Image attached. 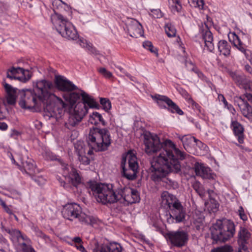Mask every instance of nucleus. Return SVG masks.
Masks as SVG:
<instances>
[{
  "label": "nucleus",
  "mask_w": 252,
  "mask_h": 252,
  "mask_svg": "<svg viewBox=\"0 0 252 252\" xmlns=\"http://www.w3.org/2000/svg\"><path fill=\"white\" fill-rule=\"evenodd\" d=\"M63 169L64 172L66 171L67 172L73 186L77 188L81 183V177L77 170L74 167L69 166L66 164L63 166Z\"/></svg>",
  "instance_id": "obj_21"
},
{
  "label": "nucleus",
  "mask_w": 252,
  "mask_h": 252,
  "mask_svg": "<svg viewBox=\"0 0 252 252\" xmlns=\"http://www.w3.org/2000/svg\"><path fill=\"white\" fill-rule=\"evenodd\" d=\"M4 88L7 94V102L9 104H14L16 102V90L7 83H3Z\"/></svg>",
  "instance_id": "obj_26"
},
{
  "label": "nucleus",
  "mask_w": 252,
  "mask_h": 252,
  "mask_svg": "<svg viewBox=\"0 0 252 252\" xmlns=\"http://www.w3.org/2000/svg\"><path fill=\"white\" fill-rule=\"evenodd\" d=\"M100 104L106 112H108L111 108V103L108 98L100 97Z\"/></svg>",
  "instance_id": "obj_40"
},
{
  "label": "nucleus",
  "mask_w": 252,
  "mask_h": 252,
  "mask_svg": "<svg viewBox=\"0 0 252 252\" xmlns=\"http://www.w3.org/2000/svg\"><path fill=\"white\" fill-rule=\"evenodd\" d=\"M85 111L77 109L75 106L73 112L70 114L68 119L67 123L65 124L66 127L69 128L68 126H74L80 122L85 116Z\"/></svg>",
  "instance_id": "obj_23"
},
{
  "label": "nucleus",
  "mask_w": 252,
  "mask_h": 252,
  "mask_svg": "<svg viewBox=\"0 0 252 252\" xmlns=\"http://www.w3.org/2000/svg\"><path fill=\"white\" fill-rule=\"evenodd\" d=\"M185 65L187 69L190 71L193 72L194 69L197 68L196 66L190 60H186L185 62Z\"/></svg>",
  "instance_id": "obj_50"
},
{
  "label": "nucleus",
  "mask_w": 252,
  "mask_h": 252,
  "mask_svg": "<svg viewBox=\"0 0 252 252\" xmlns=\"http://www.w3.org/2000/svg\"><path fill=\"white\" fill-rule=\"evenodd\" d=\"M84 242L82 238L79 236L73 237L70 243V245L76 248L80 252H87L86 249L83 246Z\"/></svg>",
  "instance_id": "obj_33"
},
{
  "label": "nucleus",
  "mask_w": 252,
  "mask_h": 252,
  "mask_svg": "<svg viewBox=\"0 0 252 252\" xmlns=\"http://www.w3.org/2000/svg\"><path fill=\"white\" fill-rule=\"evenodd\" d=\"M230 127L233 131L234 135L237 138L240 144L244 142V127L237 120H232Z\"/></svg>",
  "instance_id": "obj_20"
},
{
  "label": "nucleus",
  "mask_w": 252,
  "mask_h": 252,
  "mask_svg": "<svg viewBox=\"0 0 252 252\" xmlns=\"http://www.w3.org/2000/svg\"><path fill=\"white\" fill-rule=\"evenodd\" d=\"M166 238L172 246L180 248L187 244L189 235L184 230H178L167 233Z\"/></svg>",
  "instance_id": "obj_10"
},
{
  "label": "nucleus",
  "mask_w": 252,
  "mask_h": 252,
  "mask_svg": "<svg viewBox=\"0 0 252 252\" xmlns=\"http://www.w3.org/2000/svg\"><path fill=\"white\" fill-rule=\"evenodd\" d=\"M81 97V93L77 92L69 93L63 95L65 100L67 101L70 105L71 108H72L77 101L79 100Z\"/></svg>",
  "instance_id": "obj_29"
},
{
  "label": "nucleus",
  "mask_w": 252,
  "mask_h": 252,
  "mask_svg": "<svg viewBox=\"0 0 252 252\" xmlns=\"http://www.w3.org/2000/svg\"><path fill=\"white\" fill-rule=\"evenodd\" d=\"M229 38L234 46L242 52L247 60L251 62V52L247 48V46L243 43L240 38L233 32L231 34L230 36H229Z\"/></svg>",
  "instance_id": "obj_17"
},
{
  "label": "nucleus",
  "mask_w": 252,
  "mask_h": 252,
  "mask_svg": "<svg viewBox=\"0 0 252 252\" xmlns=\"http://www.w3.org/2000/svg\"><path fill=\"white\" fill-rule=\"evenodd\" d=\"M0 205L2 206L4 210L9 215H12L13 214L11 206H7L5 202L0 198Z\"/></svg>",
  "instance_id": "obj_45"
},
{
  "label": "nucleus",
  "mask_w": 252,
  "mask_h": 252,
  "mask_svg": "<svg viewBox=\"0 0 252 252\" xmlns=\"http://www.w3.org/2000/svg\"><path fill=\"white\" fill-rule=\"evenodd\" d=\"M190 103L192 108L197 111L200 114H203L204 110L202 107L192 99H190Z\"/></svg>",
  "instance_id": "obj_47"
},
{
  "label": "nucleus",
  "mask_w": 252,
  "mask_h": 252,
  "mask_svg": "<svg viewBox=\"0 0 252 252\" xmlns=\"http://www.w3.org/2000/svg\"><path fill=\"white\" fill-rule=\"evenodd\" d=\"M202 36L204 41L205 47L209 52H213L215 48L213 43V35L212 33L209 29H207L203 32Z\"/></svg>",
  "instance_id": "obj_25"
},
{
  "label": "nucleus",
  "mask_w": 252,
  "mask_h": 252,
  "mask_svg": "<svg viewBox=\"0 0 252 252\" xmlns=\"http://www.w3.org/2000/svg\"><path fill=\"white\" fill-rule=\"evenodd\" d=\"M161 203L169 208L170 217L167 218L169 223H179L185 219L186 211L181 202L174 195L167 191L161 194Z\"/></svg>",
  "instance_id": "obj_6"
},
{
  "label": "nucleus",
  "mask_w": 252,
  "mask_h": 252,
  "mask_svg": "<svg viewBox=\"0 0 252 252\" xmlns=\"http://www.w3.org/2000/svg\"><path fill=\"white\" fill-rule=\"evenodd\" d=\"M98 71L106 79H113L114 78V76L113 74L104 67H100L98 68Z\"/></svg>",
  "instance_id": "obj_41"
},
{
  "label": "nucleus",
  "mask_w": 252,
  "mask_h": 252,
  "mask_svg": "<svg viewBox=\"0 0 252 252\" xmlns=\"http://www.w3.org/2000/svg\"><path fill=\"white\" fill-rule=\"evenodd\" d=\"M207 193L209 195V197H211L213 193H214V190L212 189H209L207 190Z\"/></svg>",
  "instance_id": "obj_63"
},
{
  "label": "nucleus",
  "mask_w": 252,
  "mask_h": 252,
  "mask_svg": "<svg viewBox=\"0 0 252 252\" xmlns=\"http://www.w3.org/2000/svg\"><path fill=\"white\" fill-rule=\"evenodd\" d=\"M212 239L224 242L232 237L235 232L234 222L229 220H218L211 228Z\"/></svg>",
  "instance_id": "obj_7"
},
{
  "label": "nucleus",
  "mask_w": 252,
  "mask_h": 252,
  "mask_svg": "<svg viewBox=\"0 0 252 252\" xmlns=\"http://www.w3.org/2000/svg\"><path fill=\"white\" fill-rule=\"evenodd\" d=\"M55 88L49 81L41 80L37 81L33 90H27L19 104L23 109H33L44 108L46 115L58 119L61 117L67 104L55 94Z\"/></svg>",
  "instance_id": "obj_2"
},
{
  "label": "nucleus",
  "mask_w": 252,
  "mask_h": 252,
  "mask_svg": "<svg viewBox=\"0 0 252 252\" xmlns=\"http://www.w3.org/2000/svg\"><path fill=\"white\" fill-rule=\"evenodd\" d=\"M32 230L35 233L36 236L40 237L45 240H46L49 237L37 226L32 225Z\"/></svg>",
  "instance_id": "obj_43"
},
{
  "label": "nucleus",
  "mask_w": 252,
  "mask_h": 252,
  "mask_svg": "<svg viewBox=\"0 0 252 252\" xmlns=\"http://www.w3.org/2000/svg\"><path fill=\"white\" fill-rule=\"evenodd\" d=\"M5 118L4 113L1 110V104H0V120H3Z\"/></svg>",
  "instance_id": "obj_61"
},
{
  "label": "nucleus",
  "mask_w": 252,
  "mask_h": 252,
  "mask_svg": "<svg viewBox=\"0 0 252 252\" xmlns=\"http://www.w3.org/2000/svg\"><path fill=\"white\" fill-rule=\"evenodd\" d=\"M89 122L94 125L100 124L103 126H106V123L103 119L102 116L97 112H94L90 115Z\"/></svg>",
  "instance_id": "obj_30"
},
{
  "label": "nucleus",
  "mask_w": 252,
  "mask_h": 252,
  "mask_svg": "<svg viewBox=\"0 0 252 252\" xmlns=\"http://www.w3.org/2000/svg\"><path fill=\"white\" fill-rule=\"evenodd\" d=\"M194 189L196 190V191L199 193V195L201 196H203L204 195V192H203L201 190L200 188L199 187L198 189H196L195 187H194Z\"/></svg>",
  "instance_id": "obj_62"
},
{
  "label": "nucleus",
  "mask_w": 252,
  "mask_h": 252,
  "mask_svg": "<svg viewBox=\"0 0 252 252\" xmlns=\"http://www.w3.org/2000/svg\"><path fill=\"white\" fill-rule=\"evenodd\" d=\"M179 92L185 98H189L190 96L189 93L185 89L180 88L179 89Z\"/></svg>",
  "instance_id": "obj_54"
},
{
  "label": "nucleus",
  "mask_w": 252,
  "mask_h": 252,
  "mask_svg": "<svg viewBox=\"0 0 252 252\" xmlns=\"http://www.w3.org/2000/svg\"><path fill=\"white\" fill-rule=\"evenodd\" d=\"M55 88L64 92H70L77 90L78 87L66 77L61 75H56L55 77Z\"/></svg>",
  "instance_id": "obj_13"
},
{
  "label": "nucleus",
  "mask_w": 252,
  "mask_h": 252,
  "mask_svg": "<svg viewBox=\"0 0 252 252\" xmlns=\"http://www.w3.org/2000/svg\"><path fill=\"white\" fill-rule=\"evenodd\" d=\"M32 179L37 183L39 186H43L46 183V180L41 176H32Z\"/></svg>",
  "instance_id": "obj_49"
},
{
  "label": "nucleus",
  "mask_w": 252,
  "mask_h": 252,
  "mask_svg": "<svg viewBox=\"0 0 252 252\" xmlns=\"http://www.w3.org/2000/svg\"><path fill=\"white\" fill-rule=\"evenodd\" d=\"M43 158L47 161H57L63 167L65 164L59 156L53 153L48 149H45L42 153Z\"/></svg>",
  "instance_id": "obj_27"
},
{
  "label": "nucleus",
  "mask_w": 252,
  "mask_h": 252,
  "mask_svg": "<svg viewBox=\"0 0 252 252\" xmlns=\"http://www.w3.org/2000/svg\"><path fill=\"white\" fill-rule=\"evenodd\" d=\"M242 115L252 123V106L247 101L241 96L236 100Z\"/></svg>",
  "instance_id": "obj_18"
},
{
  "label": "nucleus",
  "mask_w": 252,
  "mask_h": 252,
  "mask_svg": "<svg viewBox=\"0 0 252 252\" xmlns=\"http://www.w3.org/2000/svg\"><path fill=\"white\" fill-rule=\"evenodd\" d=\"M164 28L165 32L168 37H173L176 36L177 30L174 25L172 23L170 22L166 23Z\"/></svg>",
  "instance_id": "obj_35"
},
{
  "label": "nucleus",
  "mask_w": 252,
  "mask_h": 252,
  "mask_svg": "<svg viewBox=\"0 0 252 252\" xmlns=\"http://www.w3.org/2000/svg\"><path fill=\"white\" fill-rule=\"evenodd\" d=\"M20 135V133L19 131L15 129H13L12 130L11 133V137L14 138V139L17 138V136Z\"/></svg>",
  "instance_id": "obj_58"
},
{
  "label": "nucleus",
  "mask_w": 252,
  "mask_h": 252,
  "mask_svg": "<svg viewBox=\"0 0 252 252\" xmlns=\"http://www.w3.org/2000/svg\"><path fill=\"white\" fill-rule=\"evenodd\" d=\"M7 78L10 80H18L26 82L32 77L28 70H25L21 67H11L7 71Z\"/></svg>",
  "instance_id": "obj_12"
},
{
  "label": "nucleus",
  "mask_w": 252,
  "mask_h": 252,
  "mask_svg": "<svg viewBox=\"0 0 252 252\" xmlns=\"http://www.w3.org/2000/svg\"><path fill=\"white\" fill-rule=\"evenodd\" d=\"M127 32L130 36L136 38L143 36L144 33L142 25L135 19H131L128 25Z\"/></svg>",
  "instance_id": "obj_19"
},
{
  "label": "nucleus",
  "mask_w": 252,
  "mask_h": 252,
  "mask_svg": "<svg viewBox=\"0 0 252 252\" xmlns=\"http://www.w3.org/2000/svg\"><path fill=\"white\" fill-rule=\"evenodd\" d=\"M144 143L146 153L152 156L159 153L154 163L152 164V179L155 182L162 181L169 184H177L166 177L170 172L181 171V161L186 154L177 148L174 143L166 139L161 143L157 135L145 137Z\"/></svg>",
  "instance_id": "obj_1"
},
{
  "label": "nucleus",
  "mask_w": 252,
  "mask_h": 252,
  "mask_svg": "<svg viewBox=\"0 0 252 252\" xmlns=\"http://www.w3.org/2000/svg\"><path fill=\"white\" fill-rule=\"evenodd\" d=\"M217 46L220 54L225 57H228L230 55L231 46L227 41L220 40L218 43Z\"/></svg>",
  "instance_id": "obj_28"
},
{
  "label": "nucleus",
  "mask_w": 252,
  "mask_h": 252,
  "mask_svg": "<svg viewBox=\"0 0 252 252\" xmlns=\"http://www.w3.org/2000/svg\"><path fill=\"white\" fill-rule=\"evenodd\" d=\"M9 251V244L8 241L0 233V251L7 252Z\"/></svg>",
  "instance_id": "obj_39"
},
{
  "label": "nucleus",
  "mask_w": 252,
  "mask_h": 252,
  "mask_svg": "<svg viewBox=\"0 0 252 252\" xmlns=\"http://www.w3.org/2000/svg\"><path fill=\"white\" fill-rule=\"evenodd\" d=\"M244 70L247 73L252 75V67L248 64H246L244 66Z\"/></svg>",
  "instance_id": "obj_55"
},
{
  "label": "nucleus",
  "mask_w": 252,
  "mask_h": 252,
  "mask_svg": "<svg viewBox=\"0 0 252 252\" xmlns=\"http://www.w3.org/2000/svg\"><path fill=\"white\" fill-rule=\"evenodd\" d=\"M149 15L154 18H160L162 16V13L159 9H150Z\"/></svg>",
  "instance_id": "obj_44"
},
{
  "label": "nucleus",
  "mask_w": 252,
  "mask_h": 252,
  "mask_svg": "<svg viewBox=\"0 0 252 252\" xmlns=\"http://www.w3.org/2000/svg\"><path fill=\"white\" fill-rule=\"evenodd\" d=\"M75 148L76 150L78 151V159L80 162L84 165H89L90 163V159L87 157L86 155H84V154L86 153L85 150L83 149V147L81 146V149L79 148V147H76L75 146Z\"/></svg>",
  "instance_id": "obj_34"
},
{
  "label": "nucleus",
  "mask_w": 252,
  "mask_h": 252,
  "mask_svg": "<svg viewBox=\"0 0 252 252\" xmlns=\"http://www.w3.org/2000/svg\"><path fill=\"white\" fill-rule=\"evenodd\" d=\"M193 72L197 75L199 78L201 79L203 78L204 74L198 68L194 69Z\"/></svg>",
  "instance_id": "obj_57"
},
{
  "label": "nucleus",
  "mask_w": 252,
  "mask_h": 252,
  "mask_svg": "<svg viewBox=\"0 0 252 252\" xmlns=\"http://www.w3.org/2000/svg\"><path fill=\"white\" fill-rule=\"evenodd\" d=\"M63 217L70 221L77 219L80 222L90 224L94 222V218L83 213L82 208L77 203H69L66 204L62 211Z\"/></svg>",
  "instance_id": "obj_8"
},
{
  "label": "nucleus",
  "mask_w": 252,
  "mask_h": 252,
  "mask_svg": "<svg viewBox=\"0 0 252 252\" xmlns=\"http://www.w3.org/2000/svg\"><path fill=\"white\" fill-rule=\"evenodd\" d=\"M5 231L10 235L13 239H15L19 244L20 243V240L22 239L24 242L23 243L31 242V240L26 235L23 234L22 232L16 229L7 228Z\"/></svg>",
  "instance_id": "obj_24"
},
{
  "label": "nucleus",
  "mask_w": 252,
  "mask_h": 252,
  "mask_svg": "<svg viewBox=\"0 0 252 252\" xmlns=\"http://www.w3.org/2000/svg\"><path fill=\"white\" fill-rule=\"evenodd\" d=\"M30 243H22L17 245V248L21 252H36Z\"/></svg>",
  "instance_id": "obj_36"
},
{
  "label": "nucleus",
  "mask_w": 252,
  "mask_h": 252,
  "mask_svg": "<svg viewBox=\"0 0 252 252\" xmlns=\"http://www.w3.org/2000/svg\"><path fill=\"white\" fill-rule=\"evenodd\" d=\"M88 50L90 53L93 54L94 55H98L99 51L96 50V49L94 47L92 43L90 44V46H89L88 48L87 49Z\"/></svg>",
  "instance_id": "obj_53"
},
{
  "label": "nucleus",
  "mask_w": 252,
  "mask_h": 252,
  "mask_svg": "<svg viewBox=\"0 0 252 252\" xmlns=\"http://www.w3.org/2000/svg\"><path fill=\"white\" fill-rule=\"evenodd\" d=\"M61 185L63 186L65 189L68 190H69L71 188L69 184H66L64 182L61 183Z\"/></svg>",
  "instance_id": "obj_60"
},
{
  "label": "nucleus",
  "mask_w": 252,
  "mask_h": 252,
  "mask_svg": "<svg viewBox=\"0 0 252 252\" xmlns=\"http://www.w3.org/2000/svg\"><path fill=\"white\" fill-rule=\"evenodd\" d=\"M238 215L241 219L244 221H246L248 220L247 215L245 214L244 209L242 206H240L238 210Z\"/></svg>",
  "instance_id": "obj_51"
},
{
  "label": "nucleus",
  "mask_w": 252,
  "mask_h": 252,
  "mask_svg": "<svg viewBox=\"0 0 252 252\" xmlns=\"http://www.w3.org/2000/svg\"><path fill=\"white\" fill-rule=\"evenodd\" d=\"M81 97L82 101L77 103L75 106L77 109H79L81 111H86L84 112L85 115L88 113L89 108L99 109V104L94 98L82 90H81Z\"/></svg>",
  "instance_id": "obj_11"
},
{
  "label": "nucleus",
  "mask_w": 252,
  "mask_h": 252,
  "mask_svg": "<svg viewBox=\"0 0 252 252\" xmlns=\"http://www.w3.org/2000/svg\"><path fill=\"white\" fill-rule=\"evenodd\" d=\"M181 140L184 148L187 151H189L193 144L196 143L197 140L193 136L186 135L182 136Z\"/></svg>",
  "instance_id": "obj_32"
},
{
  "label": "nucleus",
  "mask_w": 252,
  "mask_h": 252,
  "mask_svg": "<svg viewBox=\"0 0 252 252\" xmlns=\"http://www.w3.org/2000/svg\"><path fill=\"white\" fill-rule=\"evenodd\" d=\"M79 43L81 47L85 48L86 49H87L91 44L90 42H88L86 39L83 38L79 39Z\"/></svg>",
  "instance_id": "obj_52"
},
{
  "label": "nucleus",
  "mask_w": 252,
  "mask_h": 252,
  "mask_svg": "<svg viewBox=\"0 0 252 252\" xmlns=\"http://www.w3.org/2000/svg\"><path fill=\"white\" fill-rule=\"evenodd\" d=\"M193 168L197 176H200L203 179H210L213 178L212 170L203 163L195 162Z\"/></svg>",
  "instance_id": "obj_22"
},
{
  "label": "nucleus",
  "mask_w": 252,
  "mask_h": 252,
  "mask_svg": "<svg viewBox=\"0 0 252 252\" xmlns=\"http://www.w3.org/2000/svg\"><path fill=\"white\" fill-rule=\"evenodd\" d=\"M191 7L197 8L198 10L205 9V3L203 0H188Z\"/></svg>",
  "instance_id": "obj_38"
},
{
  "label": "nucleus",
  "mask_w": 252,
  "mask_h": 252,
  "mask_svg": "<svg viewBox=\"0 0 252 252\" xmlns=\"http://www.w3.org/2000/svg\"><path fill=\"white\" fill-rule=\"evenodd\" d=\"M143 46L145 49L149 50L151 53H157L156 49H155L152 42L150 41H146L144 42L143 43Z\"/></svg>",
  "instance_id": "obj_46"
},
{
  "label": "nucleus",
  "mask_w": 252,
  "mask_h": 252,
  "mask_svg": "<svg viewBox=\"0 0 252 252\" xmlns=\"http://www.w3.org/2000/svg\"><path fill=\"white\" fill-rule=\"evenodd\" d=\"M118 69H119L120 70L121 72L124 73H125V70L121 66H115Z\"/></svg>",
  "instance_id": "obj_64"
},
{
  "label": "nucleus",
  "mask_w": 252,
  "mask_h": 252,
  "mask_svg": "<svg viewBox=\"0 0 252 252\" xmlns=\"http://www.w3.org/2000/svg\"><path fill=\"white\" fill-rule=\"evenodd\" d=\"M232 251V247L230 246L226 245L224 247L214 249L211 252H231Z\"/></svg>",
  "instance_id": "obj_48"
},
{
  "label": "nucleus",
  "mask_w": 252,
  "mask_h": 252,
  "mask_svg": "<svg viewBox=\"0 0 252 252\" xmlns=\"http://www.w3.org/2000/svg\"><path fill=\"white\" fill-rule=\"evenodd\" d=\"M86 141L89 147L87 154L91 155L93 151H104L107 150L111 143V137L107 129L94 127L90 129Z\"/></svg>",
  "instance_id": "obj_5"
},
{
  "label": "nucleus",
  "mask_w": 252,
  "mask_h": 252,
  "mask_svg": "<svg viewBox=\"0 0 252 252\" xmlns=\"http://www.w3.org/2000/svg\"><path fill=\"white\" fill-rule=\"evenodd\" d=\"M218 98L220 102L223 103L224 108H227L231 113L234 114L235 112V110L233 106L227 102L223 94H218Z\"/></svg>",
  "instance_id": "obj_37"
},
{
  "label": "nucleus",
  "mask_w": 252,
  "mask_h": 252,
  "mask_svg": "<svg viewBox=\"0 0 252 252\" xmlns=\"http://www.w3.org/2000/svg\"><path fill=\"white\" fill-rule=\"evenodd\" d=\"M121 168L123 177L129 180H134L137 177L138 169L136 156L129 152L126 157H123L121 162Z\"/></svg>",
  "instance_id": "obj_9"
},
{
  "label": "nucleus",
  "mask_w": 252,
  "mask_h": 252,
  "mask_svg": "<svg viewBox=\"0 0 252 252\" xmlns=\"http://www.w3.org/2000/svg\"><path fill=\"white\" fill-rule=\"evenodd\" d=\"M54 12L50 15V21L57 32L68 39L76 40L78 34L73 24L56 10L63 8L65 10L70 8L69 5L62 0H52Z\"/></svg>",
  "instance_id": "obj_4"
},
{
  "label": "nucleus",
  "mask_w": 252,
  "mask_h": 252,
  "mask_svg": "<svg viewBox=\"0 0 252 252\" xmlns=\"http://www.w3.org/2000/svg\"><path fill=\"white\" fill-rule=\"evenodd\" d=\"M90 189L97 201L103 204L119 202L128 206L140 200L138 191L129 187L115 189L112 184H92Z\"/></svg>",
  "instance_id": "obj_3"
},
{
  "label": "nucleus",
  "mask_w": 252,
  "mask_h": 252,
  "mask_svg": "<svg viewBox=\"0 0 252 252\" xmlns=\"http://www.w3.org/2000/svg\"><path fill=\"white\" fill-rule=\"evenodd\" d=\"M22 172H25L27 174L32 175L34 173L35 165L33 163V161L31 159H28L26 161L22 162Z\"/></svg>",
  "instance_id": "obj_31"
},
{
  "label": "nucleus",
  "mask_w": 252,
  "mask_h": 252,
  "mask_svg": "<svg viewBox=\"0 0 252 252\" xmlns=\"http://www.w3.org/2000/svg\"><path fill=\"white\" fill-rule=\"evenodd\" d=\"M123 247L117 242H113L99 245L95 242L93 252H122Z\"/></svg>",
  "instance_id": "obj_16"
},
{
  "label": "nucleus",
  "mask_w": 252,
  "mask_h": 252,
  "mask_svg": "<svg viewBox=\"0 0 252 252\" xmlns=\"http://www.w3.org/2000/svg\"><path fill=\"white\" fill-rule=\"evenodd\" d=\"M154 98L160 107H165L163 105V103H165L168 105L169 109L172 113H176L180 115H183V111L168 97L165 95L156 94Z\"/></svg>",
  "instance_id": "obj_15"
},
{
  "label": "nucleus",
  "mask_w": 252,
  "mask_h": 252,
  "mask_svg": "<svg viewBox=\"0 0 252 252\" xmlns=\"http://www.w3.org/2000/svg\"><path fill=\"white\" fill-rule=\"evenodd\" d=\"M8 128V125L4 122H0V130L5 131Z\"/></svg>",
  "instance_id": "obj_56"
},
{
  "label": "nucleus",
  "mask_w": 252,
  "mask_h": 252,
  "mask_svg": "<svg viewBox=\"0 0 252 252\" xmlns=\"http://www.w3.org/2000/svg\"><path fill=\"white\" fill-rule=\"evenodd\" d=\"M172 10L179 12L182 9V5L179 0H169Z\"/></svg>",
  "instance_id": "obj_42"
},
{
  "label": "nucleus",
  "mask_w": 252,
  "mask_h": 252,
  "mask_svg": "<svg viewBox=\"0 0 252 252\" xmlns=\"http://www.w3.org/2000/svg\"><path fill=\"white\" fill-rule=\"evenodd\" d=\"M244 95L249 101H250L252 102V92H246Z\"/></svg>",
  "instance_id": "obj_59"
},
{
  "label": "nucleus",
  "mask_w": 252,
  "mask_h": 252,
  "mask_svg": "<svg viewBox=\"0 0 252 252\" xmlns=\"http://www.w3.org/2000/svg\"><path fill=\"white\" fill-rule=\"evenodd\" d=\"M229 74L236 85L246 92H252V81L246 78L245 75L230 71Z\"/></svg>",
  "instance_id": "obj_14"
}]
</instances>
